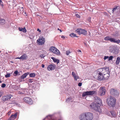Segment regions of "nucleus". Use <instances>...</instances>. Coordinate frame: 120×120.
I'll return each instance as SVG.
<instances>
[{"label": "nucleus", "mask_w": 120, "mask_h": 120, "mask_svg": "<svg viewBox=\"0 0 120 120\" xmlns=\"http://www.w3.org/2000/svg\"><path fill=\"white\" fill-rule=\"evenodd\" d=\"M95 99L97 100L98 102L96 103H92L90 105V107L93 109L100 113L101 112V110L100 108V103H101V100L99 98L96 97Z\"/></svg>", "instance_id": "f257e3e1"}, {"label": "nucleus", "mask_w": 120, "mask_h": 120, "mask_svg": "<svg viewBox=\"0 0 120 120\" xmlns=\"http://www.w3.org/2000/svg\"><path fill=\"white\" fill-rule=\"evenodd\" d=\"M96 72V75H100L103 74L109 73V69L107 67L100 68L97 70Z\"/></svg>", "instance_id": "f03ea898"}, {"label": "nucleus", "mask_w": 120, "mask_h": 120, "mask_svg": "<svg viewBox=\"0 0 120 120\" xmlns=\"http://www.w3.org/2000/svg\"><path fill=\"white\" fill-rule=\"evenodd\" d=\"M116 100L115 98L110 96L109 98L107 99V103L110 107H113L116 103Z\"/></svg>", "instance_id": "7ed1b4c3"}, {"label": "nucleus", "mask_w": 120, "mask_h": 120, "mask_svg": "<svg viewBox=\"0 0 120 120\" xmlns=\"http://www.w3.org/2000/svg\"><path fill=\"white\" fill-rule=\"evenodd\" d=\"M109 76V73L103 74L99 75H96L95 77L99 80H101L103 79H107Z\"/></svg>", "instance_id": "20e7f679"}, {"label": "nucleus", "mask_w": 120, "mask_h": 120, "mask_svg": "<svg viewBox=\"0 0 120 120\" xmlns=\"http://www.w3.org/2000/svg\"><path fill=\"white\" fill-rule=\"evenodd\" d=\"M45 38L42 36H40L38 39L37 40V43L39 45H42L44 44L45 42Z\"/></svg>", "instance_id": "39448f33"}, {"label": "nucleus", "mask_w": 120, "mask_h": 120, "mask_svg": "<svg viewBox=\"0 0 120 120\" xmlns=\"http://www.w3.org/2000/svg\"><path fill=\"white\" fill-rule=\"evenodd\" d=\"M50 50L51 52L56 55H59L60 54L59 51L57 49L56 47L53 46L50 47Z\"/></svg>", "instance_id": "423d86ee"}, {"label": "nucleus", "mask_w": 120, "mask_h": 120, "mask_svg": "<svg viewBox=\"0 0 120 120\" xmlns=\"http://www.w3.org/2000/svg\"><path fill=\"white\" fill-rule=\"evenodd\" d=\"M75 32L80 35L82 34L84 35H86L87 34V31L81 29H77L75 31Z\"/></svg>", "instance_id": "0eeeda50"}, {"label": "nucleus", "mask_w": 120, "mask_h": 120, "mask_svg": "<svg viewBox=\"0 0 120 120\" xmlns=\"http://www.w3.org/2000/svg\"><path fill=\"white\" fill-rule=\"evenodd\" d=\"M86 120H92L93 118V115L90 112H86Z\"/></svg>", "instance_id": "6e6552de"}, {"label": "nucleus", "mask_w": 120, "mask_h": 120, "mask_svg": "<svg viewBox=\"0 0 120 120\" xmlns=\"http://www.w3.org/2000/svg\"><path fill=\"white\" fill-rule=\"evenodd\" d=\"M95 91H86L83 92L82 94V96L85 97L87 95H92L95 94Z\"/></svg>", "instance_id": "1a4fd4ad"}, {"label": "nucleus", "mask_w": 120, "mask_h": 120, "mask_svg": "<svg viewBox=\"0 0 120 120\" xmlns=\"http://www.w3.org/2000/svg\"><path fill=\"white\" fill-rule=\"evenodd\" d=\"M110 93L112 96H118L119 95V93L116 90L112 89L110 90Z\"/></svg>", "instance_id": "9d476101"}, {"label": "nucleus", "mask_w": 120, "mask_h": 120, "mask_svg": "<svg viewBox=\"0 0 120 120\" xmlns=\"http://www.w3.org/2000/svg\"><path fill=\"white\" fill-rule=\"evenodd\" d=\"M12 96L10 94L8 95L3 96L2 98V100L4 101L10 100Z\"/></svg>", "instance_id": "9b49d317"}, {"label": "nucleus", "mask_w": 120, "mask_h": 120, "mask_svg": "<svg viewBox=\"0 0 120 120\" xmlns=\"http://www.w3.org/2000/svg\"><path fill=\"white\" fill-rule=\"evenodd\" d=\"M23 100L24 101L29 104L31 105L33 104V101L30 98L25 97L24 98Z\"/></svg>", "instance_id": "f8f14e48"}, {"label": "nucleus", "mask_w": 120, "mask_h": 120, "mask_svg": "<svg viewBox=\"0 0 120 120\" xmlns=\"http://www.w3.org/2000/svg\"><path fill=\"white\" fill-rule=\"evenodd\" d=\"M106 91L105 87H101L99 90V93L100 95L102 96L104 95Z\"/></svg>", "instance_id": "ddd939ff"}, {"label": "nucleus", "mask_w": 120, "mask_h": 120, "mask_svg": "<svg viewBox=\"0 0 120 120\" xmlns=\"http://www.w3.org/2000/svg\"><path fill=\"white\" fill-rule=\"evenodd\" d=\"M79 118L80 120H86V112L81 114L79 116Z\"/></svg>", "instance_id": "4468645a"}, {"label": "nucleus", "mask_w": 120, "mask_h": 120, "mask_svg": "<svg viewBox=\"0 0 120 120\" xmlns=\"http://www.w3.org/2000/svg\"><path fill=\"white\" fill-rule=\"evenodd\" d=\"M110 41L111 42H113L114 43H116L117 44H119L120 42V40L118 39L117 40L113 38H111Z\"/></svg>", "instance_id": "2eb2a0df"}, {"label": "nucleus", "mask_w": 120, "mask_h": 120, "mask_svg": "<svg viewBox=\"0 0 120 120\" xmlns=\"http://www.w3.org/2000/svg\"><path fill=\"white\" fill-rule=\"evenodd\" d=\"M55 66L54 65L51 64L49 66L47 67L48 70L49 71L53 70L55 68Z\"/></svg>", "instance_id": "dca6fc26"}, {"label": "nucleus", "mask_w": 120, "mask_h": 120, "mask_svg": "<svg viewBox=\"0 0 120 120\" xmlns=\"http://www.w3.org/2000/svg\"><path fill=\"white\" fill-rule=\"evenodd\" d=\"M28 57L27 56L26 54H24L21 56V60H26Z\"/></svg>", "instance_id": "f3484780"}, {"label": "nucleus", "mask_w": 120, "mask_h": 120, "mask_svg": "<svg viewBox=\"0 0 120 120\" xmlns=\"http://www.w3.org/2000/svg\"><path fill=\"white\" fill-rule=\"evenodd\" d=\"M17 115V113H15L14 115H12L10 117V118L12 120H14L16 118Z\"/></svg>", "instance_id": "a211bd4d"}, {"label": "nucleus", "mask_w": 120, "mask_h": 120, "mask_svg": "<svg viewBox=\"0 0 120 120\" xmlns=\"http://www.w3.org/2000/svg\"><path fill=\"white\" fill-rule=\"evenodd\" d=\"M117 8L118 7L117 6L113 9L112 11L113 13H118L119 10Z\"/></svg>", "instance_id": "6ab92c4d"}, {"label": "nucleus", "mask_w": 120, "mask_h": 120, "mask_svg": "<svg viewBox=\"0 0 120 120\" xmlns=\"http://www.w3.org/2000/svg\"><path fill=\"white\" fill-rule=\"evenodd\" d=\"M29 74V72H27L24 74L22 76H21V78L22 79H24L25 78H26L27 76Z\"/></svg>", "instance_id": "aec40b11"}, {"label": "nucleus", "mask_w": 120, "mask_h": 120, "mask_svg": "<svg viewBox=\"0 0 120 120\" xmlns=\"http://www.w3.org/2000/svg\"><path fill=\"white\" fill-rule=\"evenodd\" d=\"M19 30L20 31H22L24 33H26V30L25 27L23 28L19 27Z\"/></svg>", "instance_id": "412c9836"}, {"label": "nucleus", "mask_w": 120, "mask_h": 120, "mask_svg": "<svg viewBox=\"0 0 120 120\" xmlns=\"http://www.w3.org/2000/svg\"><path fill=\"white\" fill-rule=\"evenodd\" d=\"M51 58L55 62H56L57 64L59 63V61L54 57H52Z\"/></svg>", "instance_id": "4be33fe9"}, {"label": "nucleus", "mask_w": 120, "mask_h": 120, "mask_svg": "<svg viewBox=\"0 0 120 120\" xmlns=\"http://www.w3.org/2000/svg\"><path fill=\"white\" fill-rule=\"evenodd\" d=\"M120 57H118L117 58L116 61V64L117 65L119 64L120 62Z\"/></svg>", "instance_id": "5701e85b"}, {"label": "nucleus", "mask_w": 120, "mask_h": 120, "mask_svg": "<svg viewBox=\"0 0 120 120\" xmlns=\"http://www.w3.org/2000/svg\"><path fill=\"white\" fill-rule=\"evenodd\" d=\"M5 23V20L4 19H0V23L2 25L4 24Z\"/></svg>", "instance_id": "b1692460"}, {"label": "nucleus", "mask_w": 120, "mask_h": 120, "mask_svg": "<svg viewBox=\"0 0 120 120\" xmlns=\"http://www.w3.org/2000/svg\"><path fill=\"white\" fill-rule=\"evenodd\" d=\"M69 35L70 36H71V37H78L76 36V34H75L73 33H72L70 34Z\"/></svg>", "instance_id": "393cba45"}, {"label": "nucleus", "mask_w": 120, "mask_h": 120, "mask_svg": "<svg viewBox=\"0 0 120 120\" xmlns=\"http://www.w3.org/2000/svg\"><path fill=\"white\" fill-rule=\"evenodd\" d=\"M111 38V37L109 36H107L104 39L106 41H110Z\"/></svg>", "instance_id": "a878e982"}, {"label": "nucleus", "mask_w": 120, "mask_h": 120, "mask_svg": "<svg viewBox=\"0 0 120 120\" xmlns=\"http://www.w3.org/2000/svg\"><path fill=\"white\" fill-rule=\"evenodd\" d=\"M31 77H34L35 76V73H32L30 74L29 75Z\"/></svg>", "instance_id": "bb28decb"}, {"label": "nucleus", "mask_w": 120, "mask_h": 120, "mask_svg": "<svg viewBox=\"0 0 120 120\" xmlns=\"http://www.w3.org/2000/svg\"><path fill=\"white\" fill-rule=\"evenodd\" d=\"M111 113L112 116L113 117H115L116 116V114L114 112H111Z\"/></svg>", "instance_id": "cd10ccee"}, {"label": "nucleus", "mask_w": 120, "mask_h": 120, "mask_svg": "<svg viewBox=\"0 0 120 120\" xmlns=\"http://www.w3.org/2000/svg\"><path fill=\"white\" fill-rule=\"evenodd\" d=\"M11 75L10 73H8L5 75V76L6 78H8L10 77Z\"/></svg>", "instance_id": "c85d7f7f"}, {"label": "nucleus", "mask_w": 120, "mask_h": 120, "mask_svg": "<svg viewBox=\"0 0 120 120\" xmlns=\"http://www.w3.org/2000/svg\"><path fill=\"white\" fill-rule=\"evenodd\" d=\"M18 73V71H15L13 74V75L14 76H16Z\"/></svg>", "instance_id": "c756f323"}, {"label": "nucleus", "mask_w": 120, "mask_h": 120, "mask_svg": "<svg viewBox=\"0 0 120 120\" xmlns=\"http://www.w3.org/2000/svg\"><path fill=\"white\" fill-rule=\"evenodd\" d=\"M74 78L75 80L76 81L77 80V79H78L79 78V77L77 75L75 76L74 77Z\"/></svg>", "instance_id": "7c9ffc66"}, {"label": "nucleus", "mask_w": 120, "mask_h": 120, "mask_svg": "<svg viewBox=\"0 0 120 120\" xmlns=\"http://www.w3.org/2000/svg\"><path fill=\"white\" fill-rule=\"evenodd\" d=\"M76 16L78 18H80V16L79 13H76L75 14Z\"/></svg>", "instance_id": "2f4dec72"}, {"label": "nucleus", "mask_w": 120, "mask_h": 120, "mask_svg": "<svg viewBox=\"0 0 120 120\" xmlns=\"http://www.w3.org/2000/svg\"><path fill=\"white\" fill-rule=\"evenodd\" d=\"M113 57L112 56H110L109 57V59L108 61H109L110 60H112V59Z\"/></svg>", "instance_id": "473e14b6"}, {"label": "nucleus", "mask_w": 120, "mask_h": 120, "mask_svg": "<svg viewBox=\"0 0 120 120\" xmlns=\"http://www.w3.org/2000/svg\"><path fill=\"white\" fill-rule=\"evenodd\" d=\"M109 56H105V57L104 58V59L105 60H106V59H109Z\"/></svg>", "instance_id": "72a5a7b5"}, {"label": "nucleus", "mask_w": 120, "mask_h": 120, "mask_svg": "<svg viewBox=\"0 0 120 120\" xmlns=\"http://www.w3.org/2000/svg\"><path fill=\"white\" fill-rule=\"evenodd\" d=\"M72 75L74 77L75 76L77 75L73 72H72Z\"/></svg>", "instance_id": "f704fd0d"}, {"label": "nucleus", "mask_w": 120, "mask_h": 120, "mask_svg": "<svg viewBox=\"0 0 120 120\" xmlns=\"http://www.w3.org/2000/svg\"><path fill=\"white\" fill-rule=\"evenodd\" d=\"M6 86V85L4 83H3L2 84L1 87L2 88Z\"/></svg>", "instance_id": "c9c22d12"}, {"label": "nucleus", "mask_w": 120, "mask_h": 120, "mask_svg": "<svg viewBox=\"0 0 120 120\" xmlns=\"http://www.w3.org/2000/svg\"><path fill=\"white\" fill-rule=\"evenodd\" d=\"M45 56L44 54H41L40 56V57L41 58H43L44 57H45Z\"/></svg>", "instance_id": "e433bc0d"}, {"label": "nucleus", "mask_w": 120, "mask_h": 120, "mask_svg": "<svg viewBox=\"0 0 120 120\" xmlns=\"http://www.w3.org/2000/svg\"><path fill=\"white\" fill-rule=\"evenodd\" d=\"M71 52L70 51H67L66 52V54L67 55H68Z\"/></svg>", "instance_id": "4c0bfd02"}, {"label": "nucleus", "mask_w": 120, "mask_h": 120, "mask_svg": "<svg viewBox=\"0 0 120 120\" xmlns=\"http://www.w3.org/2000/svg\"><path fill=\"white\" fill-rule=\"evenodd\" d=\"M0 4L1 6H2V7H3V2L1 1V0H0Z\"/></svg>", "instance_id": "58836bf2"}, {"label": "nucleus", "mask_w": 120, "mask_h": 120, "mask_svg": "<svg viewBox=\"0 0 120 120\" xmlns=\"http://www.w3.org/2000/svg\"><path fill=\"white\" fill-rule=\"evenodd\" d=\"M18 93L19 94H25L24 93L21 92L20 91H18Z\"/></svg>", "instance_id": "ea45409f"}, {"label": "nucleus", "mask_w": 120, "mask_h": 120, "mask_svg": "<svg viewBox=\"0 0 120 120\" xmlns=\"http://www.w3.org/2000/svg\"><path fill=\"white\" fill-rule=\"evenodd\" d=\"M82 83L79 82L78 84V86H82Z\"/></svg>", "instance_id": "a19ab883"}, {"label": "nucleus", "mask_w": 120, "mask_h": 120, "mask_svg": "<svg viewBox=\"0 0 120 120\" xmlns=\"http://www.w3.org/2000/svg\"><path fill=\"white\" fill-rule=\"evenodd\" d=\"M3 93L1 92H0V97H1L3 94Z\"/></svg>", "instance_id": "79ce46f5"}, {"label": "nucleus", "mask_w": 120, "mask_h": 120, "mask_svg": "<svg viewBox=\"0 0 120 120\" xmlns=\"http://www.w3.org/2000/svg\"><path fill=\"white\" fill-rule=\"evenodd\" d=\"M15 59H19L21 60V57H17L16 58H15Z\"/></svg>", "instance_id": "37998d69"}, {"label": "nucleus", "mask_w": 120, "mask_h": 120, "mask_svg": "<svg viewBox=\"0 0 120 120\" xmlns=\"http://www.w3.org/2000/svg\"><path fill=\"white\" fill-rule=\"evenodd\" d=\"M61 37L62 38H63L64 39H65L66 38V37L63 36H62Z\"/></svg>", "instance_id": "c03bdc74"}, {"label": "nucleus", "mask_w": 120, "mask_h": 120, "mask_svg": "<svg viewBox=\"0 0 120 120\" xmlns=\"http://www.w3.org/2000/svg\"><path fill=\"white\" fill-rule=\"evenodd\" d=\"M37 31H39L40 33L41 32V30H40L39 29H37Z\"/></svg>", "instance_id": "a18cd8bd"}, {"label": "nucleus", "mask_w": 120, "mask_h": 120, "mask_svg": "<svg viewBox=\"0 0 120 120\" xmlns=\"http://www.w3.org/2000/svg\"><path fill=\"white\" fill-rule=\"evenodd\" d=\"M78 52H80L81 53H80V54H81V50H78Z\"/></svg>", "instance_id": "49530a36"}, {"label": "nucleus", "mask_w": 120, "mask_h": 120, "mask_svg": "<svg viewBox=\"0 0 120 120\" xmlns=\"http://www.w3.org/2000/svg\"><path fill=\"white\" fill-rule=\"evenodd\" d=\"M41 67L43 68H44V67H45V65L44 64H42V66H41Z\"/></svg>", "instance_id": "de8ad7c7"}, {"label": "nucleus", "mask_w": 120, "mask_h": 120, "mask_svg": "<svg viewBox=\"0 0 120 120\" xmlns=\"http://www.w3.org/2000/svg\"><path fill=\"white\" fill-rule=\"evenodd\" d=\"M11 113V112H10H10H9L8 113V115H9Z\"/></svg>", "instance_id": "09e8293b"}, {"label": "nucleus", "mask_w": 120, "mask_h": 120, "mask_svg": "<svg viewBox=\"0 0 120 120\" xmlns=\"http://www.w3.org/2000/svg\"><path fill=\"white\" fill-rule=\"evenodd\" d=\"M57 30H59L60 31V32H62V31H61V30H60L59 28H58Z\"/></svg>", "instance_id": "8fccbe9b"}, {"label": "nucleus", "mask_w": 120, "mask_h": 120, "mask_svg": "<svg viewBox=\"0 0 120 120\" xmlns=\"http://www.w3.org/2000/svg\"><path fill=\"white\" fill-rule=\"evenodd\" d=\"M8 120H12L10 118H10H9L8 119Z\"/></svg>", "instance_id": "3c124183"}, {"label": "nucleus", "mask_w": 120, "mask_h": 120, "mask_svg": "<svg viewBox=\"0 0 120 120\" xmlns=\"http://www.w3.org/2000/svg\"><path fill=\"white\" fill-rule=\"evenodd\" d=\"M31 80V79H29V82H31V81H30Z\"/></svg>", "instance_id": "603ef678"}, {"label": "nucleus", "mask_w": 120, "mask_h": 120, "mask_svg": "<svg viewBox=\"0 0 120 120\" xmlns=\"http://www.w3.org/2000/svg\"><path fill=\"white\" fill-rule=\"evenodd\" d=\"M90 19H91V18H90V19H89V21L90 22Z\"/></svg>", "instance_id": "864d4df0"}, {"label": "nucleus", "mask_w": 120, "mask_h": 120, "mask_svg": "<svg viewBox=\"0 0 120 120\" xmlns=\"http://www.w3.org/2000/svg\"><path fill=\"white\" fill-rule=\"evenodd\" d=\"M10 62H11V63H13V61H11Z\"/></svg>", "instance_id": "5fc2aeb1"}, {"label": "nucleus", "mask_w": 120, "mask_h": 120, "mask_svg": "<svg viewBox=\"0 0 120 120\" xmlns=\"http://www.w3.org/2000/svg\"><path fill=\"white\" fill-rule=\"evenodd\" d=\"M48 116H47V117H46L45 118V119H47V118H48Z\"/></svg>", "instance_id": "6e6d98bb"}, {"label": "nucleus", "mask_w": 120, "mask_h": 120, "mask_svg": "<svg viewBox=\"0 0 120 120\" xmlns=\"http://www.w3.org/2000/svg\"><path fill=\"white\" fill-rule=\"evenodd\" d=\"M1 82V81L0 80V83Z\"/></svg>", "instance_id": "4d7b16f0"}, {"label": "nucleus", "mask_w": 120, "mask_h": 120, "mask_svg": "<svg viewBox=\"0 0 120 120\" xmlns=\"http://www.w3.org/2000/svg\"><path fill=\"white\" fill-rule=\"evenodd\" d=\"M69 98H68V99H67V101H68L69 100Z\"/></svg>", "instance_id": "13d9d810"}, {"label": "nucleus", "mask_w": 120, "mask_h": 120, "mask_svg": "<svg viewBox=\"0 0 120 120\" xmlns=\"http://www.w3.org/2000/svg\"><path fill=\"white\" fill-rule=\"evenodd\" d=\"M21 8H23V7H22V8H21Z\"/></svg>", "instance_id": "bf43d9fd"}]
</instances>
